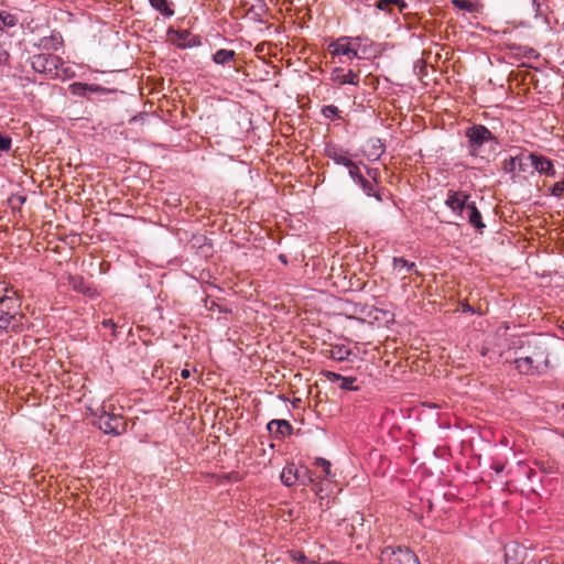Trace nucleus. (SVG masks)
Listing matches in <instances>:
<instances>
[{
    "mask_svg": "<svg viewBox=\"0 0 564 564\" xmlns=\"http://www.w3.org/2000/svg\"><path fill=\"white\" fill-rule=\"evenodd\" d=\"M513 348L530 355L543 372L558 366L564 357V343L542 335L525 340H513Z\"/></svg>",
    "mask_w": 564,
    "mask_h": 564,
    "instance_id": "1",
    "label": "nucleus"
},
{
    "mask_svg": "<svg viewBox=\"0 0 564 564\" xmlns=\"http://www.w3.org/2000/svg\"><path fill=\"white\" fill-rule=\"evenodd\" d=\"M31 67L34 72L52 78L62 77L66 73L63 59L53 54H34L31 57Z\"/></svg>",
    "mask_w": 564,
    "mask_h": 564,
    "instance_id": "2",
    "label": "nucleus"
},
{
    "mask_svg": "<svg viewBox=\"0 0 564 564\" xmlns=\"http://www.w3.org/2000/svg\"><path fill=\"white\" fill-rule=\"evenodd\" d=\"M465 135L468 140V149L471 155H478L481 148L487 143L497 144L496 137L482 124H474L467 128Z\"/></svg>",
    "mask_w": 564,
    "mask_h": 564,
    "instance_id": "3",
    "label": "nucleus"
},
{
    "mask_svg": "<svg viewBox=\"0 0 564 564\" xmlns=\"http://www.w3.org/2000/svg\"><path fill=\"white\" fill-rule=\"evenodd\" d=\"M94 415L98 417L99 429L106 434L120 435L127 429V422L121 414H113L102 405L94 412Z\"/></svg>",
    "mask_w": 564,
    "mask_h": 564,
    "instance_id": "4",
    "label": "nucleus"
},
{
    "mask_svg": "<svg viewBox=\"0 0 564 564\" xmlns=\"http://www.w3.org/2000/svg\"><path fill=\"white\" fill-rule=\"evenodd\" d=\"M380 564H421L417 556L409 547L387 546L381 551Z\"/></svg>",
    "mask_w": 564,
    "mask_h": 564,
    "instance_id": "5",
    "label": "nucleus"
},
{
    "mask_svg": "<svg viewBox=\"0 0 564 564\" xmlns=\"http://www.w3.org/2000/svg\"><path fill=\"white\" fill-rule=\"evenodd\" d=\"M329 52L333 55L346 56L348 59L358 57V50L360 47L359 37L341 36L329 44Z\"/></svg>",
    "mask_w": 564,
    "mask_h": 564,
    "instance_id": "6",
    "label": "nucleus"
},
{
    "mask_svg": "<svg viewBox=\"0 0 564 564\" xmlns=\"http://www.w3.org/2000/svg\"><path fill=\"white\" fill-rule=\"evenodd\" d=\"M470 195L463 191H448L445 205L460 219H465V212L471 204Z\"/></svg>",
    "mask_w": 564,
    "mask_h": 564,
    "instance_id": "7",
    "label": "nucleus"
},
{
    "mask_svg": "<svg viewBox=\"0 0 564 564\" xmlns=\"http://www.w3.org/2000/svg\"><path fill=\"white\" fill-rule=\"evenodd\" d=\"M513 348V341L508 345L507 349L502 344H495L492 346H482L481 355L487 358L489 362L496 364L505 360L506 362L511 361V351Z\"/></svg>",
    "mask_w": 564,
    "mask_h": 564,
    "instance_id": "8",
    "label": "nucleus"
},
{
    "mask_svg": "<svg viewBox=\"0 0 564 564\" xmlns=\"http://www.w3.org/2000/svg\"><path fill=\"white\" fill-rule=\"evenodd\" d=\"M511 361L516 366V369L521 375H534L543 372L540 367L533 362V359L527 352H520L518 349H512Z\"/></svg>",
    "mask_w": 564,
    "mask_h": 564,
    "instance_id": "9",
    "label": "nucleus"
},
{
    "mask_svg": "<svg viewBox=\"0 0 564 564\" xmlns=\"http://www.w3.org/2000/svg\"><path fill=\"white\" fill-rule=\"evenodd\" d=\"M366 174L361 175L356 183L362 188L367 196H373L378 202L382 200L380 193L377 191L378 171L366 166Z\"/></svg>",
    "mask_w": 564,
    "mask_h": 564,
    "instance_id": "10",
    "label": "nucleus"
},
{
    "mask_svg": "<svg viewBox=\"0 0 564 564\" xmlns=\"http://www.w3.org/2000/svg\"><path fill=\"white\" fill-rule=\"evenodd\" d=\"M528 159L530 160V164L540 174H544L551 177H554L556 175L553 162L546 156L540 153L532 152L528 154Z\"/></svg>",
    "mask_w": 564,
    "mask_h": 564,
    "instance_id": "11",
    "label": "nucleus"
},
{
    "mask_svg": "<svg viewBox=\"0 0 564 564\" xmlns=\"http://www.w3.org/2000/svg\"><path fill=\"white\" fill-rule=\"evenodd\" d=\"M528 557L525 547L518 543H509L505 547V564H524Z\"/></svg>",
    "mask_w": 564,
    "mask_h": 564,
    "instance_id": "12",
    "label": "nucleus"
},
{
    "mask_svg": "<svg viewBox=\"0 0 564 564\" xmlns=\"http://www.w3.org/2000/svg\"><path fill=\"white\" fill-rule=\"evenodd\" d=\"M330 79L338 85H359L360 78L357 73L351 69L345 72L341 67H336L330 74Z\"/></svg>",
    "mask_w": 564,
    "mask_h": 564,
    "instance_id": "13",
    "label": "nucleus"
},
{
    "mask_svg": "<svg viewBox=\"0 0 564 564\" xmlns=\"http://www.w3.org/2000/svg\"><path fill=\"white\" fill-rule=\"evenodd\" d=\"M63 45V37L59 33H52L50 36H43L41 37L36 43H34V46L39 50L43 51H58L59 47Z\"/></svg>",
    "mask_w": 564,
    "mask_h": 564,
    "instance_id": "14",
    "label": "nucleus"
},
{
    "mask_svg": "<svg viewBox=\"0 0 564 564\" xmlns=\"http://www.w3.org/2000/svg\"><path fill=\"white\" fill-rule=\"evenodd\" d=\"M68 285L74 291L88 296H95L97 294L96 290L89 283H87L82 275H69Z\"/></svg>",
    "mask_w": 564,
    "mask_h": 564,
    "instance_id": "15",
    "label": "nucleus"
},
{
    "mask_svg": "<svg viewBox=\"0 0 564 564\" xmlns=\"http://www.w3.org/2000/svg\"><path fill=\"white\" fill-rule=\"evenodd\" d=\"M325 154L336 164L343 165L345 167H347L351 162L347 153L341 148H337L335 145H327L325 149Z\"/></svg>",
    "mask_w": 564,
    "mask_h": 564,
    "instance_id": "16",
    "label": "nucleus"
},
{
    "mask_svg": "<svg viewBox=\"0 0 564 564\" xmlns=\"http://www.w3.org/2000/svg\"><path fill=\"white\" fill-rule=\"evenodd\" d=\"M468 223L470 226L476 228L479 232L482 231V229L486 227V225L482 221V217L480 212L475 205V202H471V204L468 206L467 210L465 212Z\"/></svg>",
    "mask_w": 564,
    "mask_h": 564,
    "instance_id": "17",
    "label": "nucleus"
},
{
    "mask_svg": "<svg viewBox=\"0 0 564 564\" xmlns=\"http://www.w3.org/2000/svg\"><path fill=\"white\" fill-rule=\"evenodd\" d=\"M268 430L275 436L283 437L292 432V425L286 420H272L268 423Z\"/></svg>",
    "mask_w": 564,
    "mask_h": 564,
    "instance_id": "18",
    "label": "nucleus"
},
{
    "mask_svg": "<svg viewBox=\"0 0 564 564\" xmlns=\"http://www.w3.org/2000/svg\"><path fill=\"white\" fill-rule=\"evenodd\" d=\"M297 473L299 467L294 464L286 465L281 473V481L288 487L294 486L299 481Z\"/></svg>",
    "mask_w": 564,
    "mask_h": 564,
    "instance_id": "19",
    "label": "nucleus"
},
{
    "mask_svg": "<svg viewBox=\"0 0 564 564\" xmlns=\"http://www.w3.org/2000/svg\"><path fill=\"white\" fill-rule=\"evenodd\" d=\"M151 7L162 15L170 18L174 15L173 3L169 0H149Z\"/></svg>",
    "mask_w": 564,
    "mask_h": 564,
    "instance_id": "20",
    "label": "nucleus"
},
{
    "mask_svg": "<svg viewBox=\"0 0 564 564\" xmlns=\"http://www.w3.org/2000/svg\"><path fill=\"white\" fill-rule=\"evenodd\" d=\"M350 352L351 351L347 346L343 344H336L332 345L329 349V357L337 361H344L348 359Z\"/></svg>",
    "mask_w": 564,
    "mask_h": 564,
    "instance_id": "21",
    "label": "nucleus"
},
{
    "mask_svg": "<svg viewBox=\"0 0 564 564\" xmlns=\"http://www.w3.org/2000/svg\"><path fill=\"white\" fill-rule=\"evenodd\" d=\"M15 315L13 306H7V310L0 308V330H7L11 322L15 319Z\"/></svg>",
    "mask_w": 564,
    "mask_h": 564,
    "instance_id": "22",
    "label": "nucleus"
},
{
    "mask_svg": "<svg viewBox=\"0 0 564 564\" xmlns=\"http://www.w3.org/2000/svg\"><path fill=\"white\" fill-rule=\"evenodd\" d=\"M393 270L397 271L398 274H402L403 272H411L415 270V263L409 262L404 258H393Z\"/></svg>",
    "mask_w": 564,
    "mask_h": 564,
    "instance_id": "23",
    "label": "nucleus"
},
{
    "mask_svg": "<svg viewBox=\"0 0 564 564\" xmlns=\"http://www.w3.org/2000/svg\"><path fill=\"white\" fill-rule=\"evenodd\" d=\"M236 53L235 51H231V50H225V48H220L218 50L214 55H213V61L216 63V64H227L229 63L230 61L234 59Z\"/></svg>",
    "mask_w": 564,
    "mask_h": 564,
    "instance_id": "24",
    "label": "nucleus"
},
{
    "mask_svg": "<svg viewBox=\"0 0 564 564\" xmlns=\"http://www.w3.org/2000/svg\"><path fill=\"white\" fill-rule=\"evenodd\" d=\"M18 17L7 12V11H0V32L4 28H14L18 24Z\"/></svg>",
    "mask_w": 564,
    "mask_h": 564,
    "instance_id": "25",
    "label": "nucleus"
},
{
    "mask_svg": "<svg viewBox=\"0 0 564 564\" xmlns=\"http://www.w3.org/2000/svg\"><path fill=\"white\" fill-rule=\"evenodd\" d=\"M392 6H398L400 11L406 7V4L402 0H380L377 2L376 7L382 11H390Z\"/></svg>",
    "mask_w": 564,
    "mask_h": 564,
    "instance_id": "26",
    "label": "nucleus"
},
{
    "mask_svg": "<svg viewBox=\"0 0 564 564\" xmlns=\"http://www.w3.org/2000/svg\"><path fill=\"white\" fill-rule=\"evenodd\" d=\"M297 478H299L297 482H300L304 486L312 484L314 481L312 471L305 466L299 467Z\"/></svg>",
    "mask_w": 564,
    "mask_h": 564,
    "instance_id": "27",
    "label": "nucleus"
},
{
    "mask_svg": "<svg viewBox=\"0 0 564 564\" xmlns=\"http://www.w3.org/2000/svg\"><path fill=\"white\" fill-rule=\"evenodd\" d=\"M70 93L78 97H87L89 93L88 84L86 83H73L69 86Z\"/></svg>",
    "mask_w": 564,
    "mask_h": 564,
    "instance_id": "28",
    "label": "nucleus"
},
{
    "mask_svg": "<svg viewBox=\"0 0 564 564\" xmlns=\"http://www.w3.org/2000/svg\"><path fill=\"white\" fill-rule=\"evenodd\" d=\"M315 465L317 467L322 468V470L324 473V478L329 479V478H332L334 476L332 474V470H330L332 464H330L329 460H327L325 458H322V457H318L315 460Z\"/></svg>",
    "mask_w": 564,
    "mask_h": 564,
    "instance_id": "29",
    "label": "nucleus"
},
{
    "mask_svg": "<svg viewBox=\"0 0 564 564\" xmlns=\"http://www.w3.org/2000/svg\"><path fill=\"white\" fill-rule=\"evenodd\" d=\"M356 381H357V378H355V377H344L341 382L339 383V388L341 390H347V391H358L359 387L355 384Z\"/></svg>",
    "mask_w": 564,
    "mask_h": 564,
    "instance_id": "30",
    "label": "nucleus"
},
{
    "mask_svg": "<svg viewBox=\"0 0 564 564\" xmlns=\"http://www.w3.org/2000/svg\"><path fill=\"white\" fill-rule=\"evenodd\" d=\"M25 200L26 197L23 195H12L8 198V205L12 210H20Z\"/></svg>",
    "mask_w": 564,
    "mask_h": 564,
    "instance_id": "31",
    "label": "nucleus"
},
{
    "mask_svg": "<svg viewBox=\"0 0 564 564\" xmlns=\"http://www.w3.org/2000/svg\"><path fill=\"white\" fill-rule=\"evenodd\" d=\"M321 111H322V115L326 119L339 118L340 111H339L338 107H336L334 105L324 106Z\"/></svg>",
    "mask_w": 564,
    "mask_h": 564,
    "instance_id": "32",
    "label": "nucleus"
},
{
    "mask_svg": "<svg viewBox=\"0 0 564 564\" xmlns=\"http://www.w3.org/2000/svg\"><path fill=\"white\" fill-rule=\"evenodd\" d=\"M7 306H13L14 311L18 306V300L13 296H10L8 294L0 297V308L7 310Z\"/></svg>",
    "mask_w": 564,
    "mask_h": 564,
    "instance_id": "33",
    "label": "nucleus"
},
{
    "mask_svg": "<svg viewBox=\"0 0 564 564\" xmlns=\"http://www.w3.org/2000/svg\"><path fill=\"white\" fill-rule=\"evenodd\" d=\"M88 89H89V93L99 94V95H108L111 93H116L115 89H109V88H106V87H104L101 85H97V84H88Z\"/></svg>",
    "mask_w": 564,
    "mask_h": 564,
    "instance_id": "34",
    "label": "nucleus"
},
{
    "mask_svg": "<svg viewBox=\"0 0 564 564\" xmlns=\"http://www.w3.org/2000/svg\"><path fill=\"white\" fill-rule=\"evenodd\" d=\"M350 177L356 182L361 175L360 166L354 161L347 166Z\"/></svg>",
    "mask_w": 564,
    "mask_h": 564,
    "instance_id": "35",
    "label": "nucleus"
},
{
    "mask_svg": "<svg viewBox=\"0 0 564 564\" xmlns=\"http://www.w3.org/2000/svg\"><path fill=\"white\" fill-rule=\"evenodd\" d=\"M514 159H519L517 162V169L520 172H525L527 166L530 164V160L528 159V154H520L514 156Z\"/></svg>",
    "mask_w": 564,
    "mask_h": 564,
    "instance_id": "36",
    "label": "nucleus"
},
{
    "mask_svg": "<svg viewBox=\"0 0 564 564\" xmlns=\"http://www.w3.org/2000/svg\"><path fill=\"white\" fill-rule=\"evenodd\" d=\"M550 193L551 195L555 196V197H560L562 196V194L564 193V182L561 181V182H557L555 183L551 188H550Z\"/></svg>",
    "mask_w": 564,
    "mask_h": 564,
    "instance_id": "37",
    "label": "nucleus"
},
{
    "mask_svg": "<svg viewBox=\"0 0 564 564\" xmlns=\"http://www.w3.org/2000/svg\"><path fill=\"white\" fill-rule=\"evenodd\" d=\"M519 159H514V156L510 158L508 161H505L503 170L507 173H511L517 170V162Z\"/></svg>",
    "mask_w": 564,
    "mask_h": 564,
    "instance_id": "38",
    "label": "nucleus"
},
{
    "mask_svg": "<svg viewBox=\"0 0 564 564\" xmlns=\"http://www.w3.org/2000/svg\"><path fill=\"white\" fill-rule=\"evenodd\" d=\"M453 4L462 10L470 11L473 8V4L468 0H453Z\"/></svg>",
    "mask_w": 564,
    "mask_h": 564,
    "instance_id": "39",
    "label": "nucleus"
},
{
    "mask_svg": "<svg viewBox=\"0 0 564 564\" xmlns=\"http://www.w3.org/2000/svg\"><path fill=\"white\" fill-rule=\"evenodd\" d=\"M325 377L328 379V381H330L332 383H340L344 376L339 375V373H336V372H332V371H327L325 373Z\"/></svg>",
    "mask_w": 564,
    "mask_h": 564,
    "instance_id": "40",
    "label": "nucleus"
},
{
    "mask_svg": "<svg viewBox=\"0 0 564 564\" xmlns=\"http://www.w3.org/2000/svg\"><path fill=\"white\" fill-rule=\"evenodd\" d=\"M11 148V139L0 134V151H9Z\"/></svg>",
    "mask_w": 564,
    "mask_h": 564,
    "instance_id": "41",
    "label": "nucleus"
},
{
    "mask_svg": "<svg viewBox=\"0 0 564 564\" xmlns=\"http://www.w3.org/2000/svg\"><path fill=\"white\" fill-rule=\"evenodd\" d=\"M532 4L534 8L535 17H541L543 14L541 3L539 0H532Z\"/></svg>",
    "mask_w": 564,
    "mask_h": 564,
    "instance_id": "42",
    "label": "nucleus"
},
{
    "mask_svg": "<svg viewBox=\"0 0 564 564\" xmlns=\"http://www.w3.org/2000/svg\"><path fill=\"white\" fill-rule=\"evenodd\" d=\"M293 560L299 564H304V562L306 561V556L304 555V553L297 552L293 554Z\"/></svg>",
    "mask_w": 564,
    "mask_h": 564,
    "instance_id": "43",
    "label": "nucleus"
},
{
    "mask_svg": "<svg viewBox=\"0 0 564 564\" xmlns=\"http://www.w3.org/2000/svg\"><path fill=\"white\" fill-rule=\"evenodd\" d=\"M376 143H378V145L377 144L373 145V149L376 150L375 154L380 155L383 152V145L380 142V140H376Z\"/></svg>",
    "mask_w": 564,
    "mask_h": 564,
    "instance_id": "44",
    "label": "nucleus"
},
{
    "mask_svg": "<svg viewBox=\"0 0 564 564\" xmlns=\"http://www.w3.org/2000/svg\"><path fill=\"white\" fill-rule=\"evenodd\" d=\"M102 324L107 328H113L116 326L112 319H105Z\"/></svg>",
    "mask_w": 564,
    "mask_h": 564,
    "instance_id": "45",
    "label": "nucleus"
},
{
    "mask_svg": "<svg viewBox=\"0 0 564 564\" xmlns=\"http://www.w3.org/2000/svg\"><path fill=\"white\" fill-rule=\"evenodd\" d=\"M189 376H191V371H189L188 369H183V370L181 371V377H182V378L186 379V378H188Z\"/></svg>",
    "mask_w": 564,
    "mask_h": 564,
    "instance_id": "46",
    "label": "nucleus"
},
{
    "mask_svg": "<svg viewBox=\"0 0 564 564\" xmlns=\"http://www.w3.org/2000/svg\"><path fill=\"white\" fill-rule=\"evenodd\" d=\"M279 259H280V261H281V262H283L284 264H286V263H288V259H286V256H285V254H280V256H279Z\"/></svg>",
    "mask_w": 564,
    "mask_h": 564,
    "instance_id": "47",
    "label": "nucleus"
},
{
    "mask_svg": "<svg viewBox=\"0 0 564 564\" xmlns=\"http://www.w3.org/2000/svg\"><path fill=\"white\" fill-rule=\"evenodd\" d=\"M186 36H187V32H186V31H182V32L180 33V39H181V40H184Z\"/></svg>",
    "mask_w": 564,
    "mask_h": 564,
    "instance_id": "48",
    "label": "nucleus"
},
{
    "mask_svg": "<svg viewBox=\"0 0 564 564\" xmlns=\"http://www.w3.org/2000/svg\"><path fill=\"white\" fill-rule=\"evenodd\" d=\"M325 564H340L338 562H328V563H325Z\"/></svg>",
    "mask_w": 564,
    "mask_h": 564,
    "instance_id": "49",
    "label": "nucleus"
},
{
    "mask_svg": "<svg viewBox=\"0 0 564 564\" xmlns=\"http://www.w3.org/2000/svg\"><path fill=\"white\" fill-rule=\"evenodd\" d=\"M562 408L564 409V404L562 405Z\"/></svg>",
    "mask_w": 564,
    "mask_h": 564,
    "instance_id": "50",
    "label": "nucleus"
}]
</instances>
